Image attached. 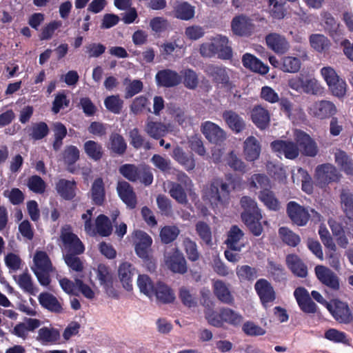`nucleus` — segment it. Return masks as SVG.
Here are the masks:
<instances>
[{"mask_svg": "<svg viewBox=\"0 0 353 353\" xmlns=\"http://www.w3.org/2000/svg\"><path fill=\"white\" fill-rule=\"evenodd\" d=\"M254 289L264 308L270 307L276 299V292L272 284L266 279H259Z\"/></svg>", "mask_w": 353, "mask_h": 353, "instance_id": "6e6552de", "label": "nucleus"}, {"mask_svg": "<svg viewBox=\"0 0 353 353\" xmlns=\"http://www.w3.org/2000/svg\"><path fill=\"white\" fill-rule=\"evenodd\" d=\"M194 7L184 1L179 3L174 8V15L176 19L188 21L194 17Z\"/></svg>", "mask_w": 353, "mask_h": 353, "instance_id": "c9c22d12", "label": "nucleus"}, {"mask_svg": "<svg viewBox=\"0 0 353 353\" xmlns=\"http://www.w3.org/2000/svg\"><path fill=\"white\" fill-rule=\"evenodd\" d=\"M286 262L288 268L292 272L299 277H305L307 274V270L305 265L295 254H290L286 258Z\"/></svg>", "mask_w": 353, "mask_h": 353, "instance_id": "f704fd0d", "label": "nucleus"}, {"mask_svg": "<svg viewBox=\"0 0 353 353\" xmlns=\"http://www.w3.org/2000/svg\"><path fill=\"white\" fill-rule=\"evenodd\" d=\"M205 72L209 77L212 78V80L215 83H221L227 87L230 86L231 83H230L229 77L225 68L210 64L206 66Z\"/></svg>", "mask_w": 353, "mask_h": 353, "instance_id": "bb28decb", "label": "nucleus"}, {"mask_svg": "<svg viewBox=\"0 0 353 353\" xmlns=\"http://www.w3.org/2000/svg\"><path fill=\"white\" fill-rule=\"evenodd\" d=\"M134 243V250L137 255L145 263H151L150 251L152 243L151 236L142 230H135L132 234Z\"/></svg>", "mask_w": 353, "mask_h": 353, "instance_id": "39448f33", "label": "nucleus"}, {"mask_svg": "<svg viewBox=\"0 0 353 353\" xmlns=\"http://www.w3.org/2000/svg\"><path fill=\"white\" fill-rule=\"evenodd\" d=\"M104 105L108 111L119 114L122 110L123 101L120 99L119 95H111L105 99Z\"/></svg>", "mask_w": 353, "mask_h": 353, "instance_id": "13d9d810", "label": "nucleus"}, {"mask_svg": "<svg viewBox=\"0 0 353 353\" xmlns=\"http://www.w3.org/2000/svg\"><path fill=\"white\" fill-rule=\"evenodd\" d=\"M54 140L52 148L54 151H59L63 145V140L65 138L68 131L64 124L61 122H55L52 125Z\"/></svg>", "mask_w": 353, "mask_h": 353, "instance_id": "72a5a7b5", "label": "nucleus"}, {"mask_svg": "<svg viewBox=\"0 0 353 353\" xmlns=\"http://www.w3.org/2000/svg\"><path fill=\"white\" fill-rule=\"evenodd\" d=\"M137 285L141 292L151 297L154 295L155 285L149 276L140 274L137 279Z\"/></svg>", "mask_w": 353, "mask_h": 353, "instance_id": "09e8293b", "label": "nucleus"}, {"mask_svg": "<svg viewBox=\"0 0 353 353\" xmlns=\"http://www.w3.org/2000/svg\"><path fill=\"white\" fill-rule=\"evenodd\" d=\"M97 277L109 296L115 299L119 298L117 291L113 288L114 274L108 265L103 263L98 265Z\"/></svg>", "mask_w": 353, "mask_h": 353, "instance_id": "1a4fd4ad", "label": "nucleus"}, {"mask_svg": "<svg viewBox=\"0 0 353 353\" xmlns=\"http://www.w3.org/2000/svg\"><path fill=\"white\" fill-rule=\"evenodd\" d=\"M231 185V183L220 177L212 179L202 190L203 201L208 202L212 208L228 204L231 190L235 188L234 185Z\"/></svg>", "mask_w": 353, "mask_h": 353, "instance_id": "f257e3e1", "label": "nucleus"}, {"mask_svg": "<svg viewBox=\"0 0 353 353\" xmlns=\"http://www.w3.org/2000/svg\"><path fill=\"white\" fill-rule=\"evenodd\" d=\"M92 203L97 206L103 205L105 201V189L101 177L95 179L90 190Z\"/></svg>", "mask_w": 353, "mask_h": 353, "instance_id": "b1692460", "label": "nucleus"}, {"mask_svg": "<svg viewBox=\"0 0 353 353\" xmlns=\"http://www.w3.org/2000/svg\"><path fill=\"white\" fill-rule=\"evenodd\" d=\"M134 268L128 262L122 263L118 270L119 277L122 283L123 287L128 291L132 290V276Z\"/></svg>", "mask_w": 353, "mask_h": 353, "instance_id": "c756f323", "label": "nucleus"}, {"mask_svg": "<svg viewBox=\"0 0 353 353\" xmlns=\"http://www.w3.org/2000/svg\"><path fill=\"white\" fill-rule=\"evenodd\" d=\"M301 60L295 57L287 56L282 59L281 69L285 72H297L301 68Z\"/></svg>", "mask_w": 353, "mask_h": 353, "instance_id": "bf43d9fd", "label": "nucleus"}, {"mask_svg": "<svg viewBox=\"0 0 353 353\" xmlns=\"http://www.w3.org/2000/svg\"><path fill=\"white\" fill-rule=\"evenodd\" d=\"M341 176V175L336 167L330 163L319 165L315 170L316 182L321 187L339 181Z\"/></svg>", "mask_w": 353, "mask_h": 353, "instance_id": "0eeeda50", "label": "nucleus"}, {"mask_svg": "<svg viewBox=\"0 0 353 353\" xmlns=\"http://www.w3.org/2000/svg\"><path fill=\"white\" fill-rule=\"evenodd\" d=\"M119 172L129 181H140L145 186L153 182V174L148 165L137 166L134 164L125 163L119 168Z\"/></svg>", "mask_w": 353, "mask_h": 353, "instance_id": "f03ea898", "label": "nucleus"}, {"mask_svg": "<svg viewBox=\"0 0 353 353\" xmlns=\"http://www.w3.org/2000/svg\"><path fill=\"white\" fill-rule=\"evenodd\" d=\"M337 112L334 103L328 100H318L312 103L308 108V114L319 120L332 117Z\"/></svg>", "mask_w": 353, "mask_h": 353, "instance_id": "423d86ee", "label": "nucleus"}, {"mask_svg": "<svg viewBox=\"0 0 353 353\" xmlns=\"http://www.w3.org/2000/svg\"><path fill=\"white\" fill-rule=\"evenodd\" d=\"M83 150L88 157L94 161H100L103 156L102 145L95 141H85L83 144Z\"/></svg>", "mask_w": 353, "mask_h": 353, "instance_id": "473e14b6", "label": "nucleus"}, {"mask_svg": "<svg viewBox=\"0 0 353 353\" xmlns=\"http://www.w3.org/2000/svg\"><path fill=\"white\" fill-rule=\"evenodd\" d=\"M70 99H68L64 90L59 92L55 95L52 102V112L54 114H58L61 109L68 108L70 105Z\"/></svg>", "mask_w": 353, "mask_h": 353, "instance_id": "338daca9", "label": "nucleus"}, {"mask_svg": "<svg viewBox=\"0 0 353 353\" xmlns=\"http://www.w3.org/2000/svg\"><path fill=\"white\" fill-rule=\"evenodd\" d=\"M261 219L262 215L256 203L250 198L244 197V222L255 236H259L263 231L260 222Z\"/></svg>", "mask_w": 353, "mask_h": 353, "instance_id": "7ed1b4c3", "label": "nucleus"}, {"mask_svg": "<svg viewBox=\"0 0 353 353\" xmlns=\"http://www.w3.org/2000/svg\"><path fill=\"white\" fill-rule=\"evenodd\" d=\"M271 148L279 156L283 154L289 159H296L299 154L297 145L292 141L276 140L271 143Z\"/></svg>", "mask_w": 353, "mask_h": 353, "instance_id": "f3484780", "label": "nucleus"}, {"mask_svg": "<svg viewBox=\"0 0 353 353\" xmlns=\"http://www.w3.org/2000/svg\"><path fill=\"white\" fill-rule=\"evenodd\" d=\"M165 263L174 273L184 274L188 271L186 260L183 253L177 248L165 255Z\"/></svg>", "mask_w": 353, "mask_h": 353, "instance_id": "9d476101", "label": "nucleus"}, {"mask_svg": "<svg viewBox=\"0 0 353 353\" xmlns=\"http://www.w3.org/2000/svg\"><path fill=\"white\" fill-rule=\"evenodd\" d=\"M149 100L143 95L137 97L133 99L132 103L130 105V110L132 113L135 115L140 114L144 112H151L149 108Z\"/></svg>", "mask_w": 353, "mask_h": 353, "instance_id": "49530a36", "label": "nucleus"}, {"mask_svg": "<svg viewBox=\"0 0 353 353\" xmlns=\"http://www.w3.org/2000/svg\"><path fill=\"white\" fill-rule=\"evenodd\" d=\"M34 263V268H32V271L34 270H52V264L51 261L44 251H37L33 259Z\"/></svg>", "mask_w": 353, "mask_h": 353, "instance_id": "ea45409f", "label": "nucleus"}, {"mask_svg": "<svg viewBox=\"0 0 353 353\" xmlns=\"http://www.w3.org/2000/svg\"><path fill=\"white\" fill-rule=\"evenodd\" d=\"M183 245L190 261H196L199 259L200 253L198 251L197 245L195 241L189 237H186L183 241Z\"/></svg>", "mask_w": 353, "mask_h": 353, "instance_id": "0e129e2a", "label": "nucleus"}, {"mask_svg": "<svg viewBox=\"0 0 353 353\" xmlns=\"http://www.w3.org/2000/svg\"><path fill=\"white\" fill-rule=\"evenodd\" d=\"M130 143L135 149L138 150L143 148L145 150L152 149V144L149 141H146L142 136L138 128H134L129 132Z\"/></svg>", "mask_w": 353, "mask_h": 353, "instance_id": "4c0bfd02", "label": "nucleus"}, {"mask_svg": "<svg viewBox=\"0 0 353 353\" xmlns=\"http://www.w3.org/2000/svg\"><path fill=\"white\" fill-rule=\"evenodd\" d=\"M311 46L317 52H322L330 47V41L323 34H314L310 37Z\"/></svg>", "mask_w": 353, "mask_h": 353, "instance_id": "6e6d98bb", "label": "nucleus"}, {"mask_svg": "<svg viewBox=\"0 0 353 353\" xmlns=\"http://www.w3.org/2000/svg\"><path fill=\"white\" fill-rule=\"evenodd\" d=\"M172 158L183 165L187 171H191L195 168V161L191 154L185 153L181 147H176L172 152Z\"/></svg>", "mask_w": 353, "mask_h": 353, "instance_id": "c85d7f7f", "label": "nucleus"}, {"mask_svg": "<svg viewBox=\"0 0 353 353\" xmlns=\"http://www.w3.org/2000/svg\"><path fill=\"white\" fill-rule=\"evenodd\" d=\"M261 145L258 140L254 137H248L244 141V156L248 161H254L260 155Z\"/></svg>", "mask_w": 353, "mask_h": 353, "instance_id": "2f4dec72", "label": "nucleus"}, {"mask_svg": "<svg viewBox=\"0 0 353 353\" xmlns=\"http://www.w3.org/2000/svg\"><path fill=\"white\" fill-rule=\"evenodd\" d=\"M97 232L101 236L107 237L112 232V225L109 218L105 214H99L95 220Z\"/></svg>", "mask_w": 353, "mask_h": 353, "instance_id": "79ce46f5", "label": "nucleus"}, {"mask_svg": "<svg viewBox=\"0 0 353 353\" xmlns=\"http://www.w3.org/2000/svg\"><path fill=\"white\" fill-rule=\"evenodd\" d=\"M157 84L164 88H172L181 83V76L175 70L163 69L157 72L155 76Z\"/></svg>", "mask_w": 353, "mask_h": 353, "instance_id": "dca6fc26", "label": "nucleus"}, {"mask_svg": "<svg viewBox=\"0 0 353 353\" xmlns=\"http://www.w3.org/2000/svg\"><path fill=\"white\" fill-rule=\"evenodd\" d=\"M157 300L163 304L172 303L175 300V294L171 288L161 281L155 284L154 295Z\"/></svg>", "mask_w": 353, "mask_h": 353, "instance_id": "a878e982", "label": "nucleus"}, {"mask_svg": "<svg viewBox=\"0 0 353 353\" xmlns=\"http://www.w3.org/2000/svg\"><path fill=\"white\" fill-rule=\"evenodd\" d=\"M58 194L66 201H71L76 196L77 183L74 180L59 179L55 185Z\"/></svg>", "mask_w": 353, "mask_h": 353, "instance_id": "aec40b11", "label": "nucleus"}, {"mask_svg": "<svg viewBox=\"0 0 353 353\" xmlns=\"http://www.w3.org/2000/svg\"><path fill=\"white\" fill-rule=\"evenodd\" d=\"M60 339V332L57 329L43 327L39 330L37 339L42 343H57Z\"/></svg>", "mask_w": 353, "mask_h": 353, "instance_id": "37998d69", "label": "nucleus"}, {"mask_svg": "<svg viewBox=\"0 0 353 353\" xmlns=\"http://www.w3.org/2000/svg\"><path fill=\"white\" fill-rule=\"evenodd\" d=\"M251 119L255 125L261 129H266L270 123V112L261 105L253 108L250 113Z\"/></svg>", "mask_w": 353, "mask_h": 353, "instance_id": "412c9836", "label": "nucleus"}, {"mask_svg": "<svg viewBox=\"0 0 353 353\" xmlns=\"http://www.w3.org/2000/svg\"><path fill=\"white\" fill-rule=\"evenodd\" d=\"M328 89L332 95L339 99L345 96L347 92V83L340 77L327 85Z\"/></svg>", "mask_w": 353, "mask_h": 353, "instance_id": "864d4df0", "label": "nucleus"}, {"mask_svg": "<svg viewBox=\"0 0 353 353\" xmlns=\"http://www.w3.org/2000/svg\"><path fill=\"white\" fill-rule=\"evenodd\" d=\"M108 149L116 155H123L127 150V143L123 136L117 132L111 133L109 138Z\"/></svg>", "mask_w": 353, "mask_h": 353, "instance_id": "cd10ccee", "label": "nucleus"}, {"mask_svg": "<svg viewBox=\"0 0 353 353\" xmlns=\"http://www.w3.org/2000/svg\"><path fill=\"white\" fill-rule=\"evenodd\" d=\"M336 321L341 323H350L353 316L348 305L341 301L334 300L327 305V308Z\"/></svg>", "mask_w": 353, "mask_h": 353, "instance_id": "9b49d317", "label": "nucleus"}, {"mask_svg": "<svg viewBox=\"0 0 353 353\" xmlns=\"http://www.w3.org/2000/svg\"><path fill=\"white\" fill-rule=\"evenodd\" d=\"M27 185L30 190L37 194H43L46 191L45 181L38 175H32L28 179Z\"/></svg>", "mask_w": 353, "mask_h": 353, "instance_id": "774afa93", "label": "nucleus"}, {"mask_svg": "<svg viewBox=\"0 0 353 353\" xmlns=\"http://www.w3.org/2000/svg\"><path fill=\"white\" fill-rule=\"evenodd\" d=\"M335 162L341 168V170L347 174H353V163L349 156L342 150H338L335 154Z\"/></svg>", "mask_w": 353, "mask_h": 353, "instance_id": "c03bdc74", "label": "nucleus"}, {"mask_svg": "<svg viewBox=\"0 0 353 353\" xmlns=\"http://www.w3.org/2000/svg\"><path fill=\"white\" fill-rule=\"evenodd\" d=\"M294 135L296 141L305 155L314 157L317 154V145L310 135L299 130H295Z\"/></svg>", "mask_w": 353, "mask_h": 353, "instance_id": "2eb2a0df", "label": "nucleus"}, {"mask_svg": "<svg viewBox=\"0 0 353 353\" xmlns=\"http://www.w3.org/2000/svg\"><path fill=\"white\" fill-rule=\"evenodd\" d=\"M80 158V151L75 145H68L63 152V160L67 165L69 172L74 174L75 169L72 167Z\"/></svg>", "mask_w": 353, "mask_h": 353, "instance_id": "7c9ffc66", "label": "nucleus"}, {"mask_svg": "<svg viewBox=\"0 0 353 353\" xmlns=\"http://www.w3.org/2000/svg\"><path fill=\"white\" fill-rule=\"evenodd\" d=\"M244 66L261 74H265L269 71L268 65L249 53L244 54Z\"/></svg>", "mask_w": 353, "mask_h": 353, "instance_id": "e433bc0d", "label": "nucleus"}, {"mask_svg": "<svg viewBox=\"0 0 353 353\" xmlns=\"http://www.w3.org/2000/svg\"><path fill=\"white\" fill-rule=\"evenodd\" d=\"M287 212L292 221L297 225H305L309 220V212L294 201L288 204Z\"/></svg>", "mask_w": 353, "mask_h": 353, "instance_id": "a211bd4d", "label": "nucleus"}, {"mask_svg": "<svg viewBox=\"0 0 353 353\" xmlns=\"http://www.w3.org/2000/svg\"><path fill=\"white\" fill-rule=\"evenodd\" d=\"M39 304L42 307L54 314H61L63 312L62 304L57 297L48 292H42L38 297Z\"/></svg>", "mask_w": 353, "mask_h": 353, "instance_id": "4be33fe9", "label": "nucleus"}, {"mask_svg": "<svg viewBox=\"0 0 353 353\" xmlns=\"http://www.w3.org/2000/svg\"><path fill=\"white\" fill-rule=\"evenodd\" d=\"M201 132L210 143L216 145L221 144L226 139L225 131L218 125L209 121L202 123Z\"/></svg>", "mask_w": 353, "mask_h": 353, "instance_id": "4468645a", "label": "nucleus"}, {"mask_svg": "<svg viewBox=\"0 0 353 353\" xmlns=\"http://www.w3.org/2000/svg\"><path fill=\"white\" fill-rule=\"evenodd\" d=\"M183 77V83L185 88L191 90L195 89L199 83V79L196 73L190 68L183 70L181 72Z\"/></svg>", "mask_w": 353, "mask_h": 353, "instance_id": "052dcab7", "label": "nucleus"}, {"mask_svg": "<svg viewBox=\"0 0 353 353\" xmlns=\"http://www.w3.org/2000/svg\"><path fill=\"white\" fill-rule=\"evenodd\" d=\"M260 200L270 210H276L279 208V203L272 192L269 189L261 190L259 194Z\"/></svg>", "mask_w": 353, "mask_h": 353, "instance_id": "69168bd1", "label": "nucleus"}, {"mask_svg": "<svg viewBox=\"0 0 353 353\" xmlns=\"http://www.w3.org/2000/svg\"><path fill=\"white\" fill-rule=\"evenodd\" d=\"M268 47L277 54H284L290 48L286 38L280 34L272 32L265 37Z\"/></svg>", "mask_w": 353, "mask_h": 353, "instance_id": "6ab92c4d", "label": "nucleus"}, {"mask_svg": "<svg viewBox=\"0 0 353 353\" xmlns=\"http://www.w3.org/2000/svg\"><path fill=\"white\" fill-rule=\"evenodd\" d=\"M241 234V230L236 225H233L230 228L228 234V239L225 241V243L230 250L233 251L240 250V248L236 246V243L239 241Z\"/></svg>", "mask_w": 353, "mask_h": 353, "instance_id": "e2e57ef3", "label": "nucleus"}, {"mask_svg": "<svg viewBox=\"0 0 353 353\" xmlns=\"http://www.w3.org/2000/svg\"><path fill=\"white\" fill-rule=\"evenodd\" d=\"M223 118L228 127L234 132H239L243 128L240 117L232 110H225L223 113Z\"/></svg>", "mask_w": 353, "mask_h": 353, "instance_id": "de8ad7c7", "label": "nucleus"}, {"mask_svg": "<svg viewBox=\"0 0 353 353\" xmlns=\"http://www.w3.org/2000/svg\"><path fill=\"white\" fill-rule=\"evenodd\" d=\"M342 208L350 219L353 220V194L347 190H343L341 193Z\"/></svg>", "mask_w": 353, "mask_h": 353, "instance_id": "4d7b16f0", "label": "nucleus"}, {"mask_svg": "<svg viewBox=\"0 0 353 353\" xmlns=\"http://www.w3.org/2000/svg\"><path fill=\"white\" fill-rule=\"evenodd\" d=\"M248 186L253 192H256L259 189L265 190L270 188V182L265 175L255 174L248 179Z\"/></svg>", "mask_w": 353, "mask_h": 353, "instance_id": "58836bf2", "label": "nucleus"}, {"mask_svg": "<svg viewBox=\"0 0 353 353\" xmlns=\"http://www.w3.org/2000/svg\"><path fill=\"white\" fill-rule=\"evenodd\" d=\"M146 134L151 138L159 140L165 137L168 129L167 125L161 121H153L148 118L144 129Z\"/></svg>", "mask_w": 353, "mask_h": 353, "instance_id": "393cba45", "label": "nucleus"}, {"mask_svg": "<svg viewBox=\"0 0 353 353\" xmlns=\"http://www.w3.org/2000/svg\"><path fill=\"white\" fill-rule=\"evenodd\" d=\"M323 90V87L317 79L313 77H305L302 92L313 95H321Z\"/></svg>", "mask_w": 353, "mask_h": 353, "instance_id": "a18cd8bd", "label": "nucleus"}, {"mask_svg": "<svg viewBox=\"0 0 353 353\" xmlns=\"http://www.w3.org/2000/svg\"><path fill=\"white\" fill-rule=\"evenodd\" d=\"M314 271L317 279L322 284L333 290H339V279L330 268L324 265H319L315 267Z\"/></svg>", "mask_w": 353, "mask_h": 353, "instance_id": "f8f14e48", "label": "nucleus"}, {"mask_svg": "<svg viewBox=\"0 0 353 353\" xmlns=\"http://www.w3.org/2000/svg\"><path fill=\"white\" fill-rule=\"evenodd\" d=\"M214 293L217 299L226 304H232L234 299L225 284L221 281H216L214 283Z\"/></svg>", "mask_w": 353, "mask_h": 353, "instance_id": "a19ab883", "label": "nucleus"}, {"mask_svg": "<svg viewBox=\"0 0 353 353\" xmlns=\"http://www.w3.org/2000/svg\"><path fill=\"white\" fill-rule=\"evenodd\" d=\"M180 230L176 225H165L160 230V237L162 243L168 244L173 242L179 236Z\"/></svg>", "mask_w": 353, "mask_h": 353, "instance_id": "3c124183", "label": "nucleus"}, {"mask_svg": "<svg viewBox=\"0 0 353 353\" xmlns=\"http://www.w3.org/2000/svg\"><path fill=\"white\" fill-rule=\"evenodd\" d=\"M195 230L204 244L208 246L212 245V232L208 224L204 221H198Z\"/></svg>", "mask_w": 353, "mask_h": 353, "instance_id": "5fc2aeb1", "label": "nucleus"}, {"mask_svg": "<svg viewBox=\"0 0 353 353\" xmlns=\"http://www.w3.org/2000/svg\"><path fill=\"white\" fill-rule=\"evenodd\" d=\"M279 234L285 243L292 247H296L301 241L300 236L286 227L280 228Z\"/></svg>", "mask_w": 353, "mask_h": 353, "instance_id": "603ef678", "label": "nucleus"}, {"mask_svg": "<svg viewBox=\"0 0 353 353\" xmlns=\"http://www.w3.org/2000/svg\"><path fill=\"white\" fill-rule=\"evenodd\" d=\"M49 133V128L46 123L40 121L34 123L29 130L30 137L35 141L45 138Z\"/></svg>", "mask_w": 353, "mask_h": 353, "instance_id": "8fccbe9b", "label": "nucleus"}, {"mask_svg": "<svg viewBox=\"0 0 353 353\" xmlns=\"http://www.w3.org/2000/svg\"><path fill=\"white\" fill-rule=\"evenodd\" d=\"M214 41L216 55L219 59L229 60L232 57V49L229 46L228 38L225 36L218 34L212 38Z\"/></svg>", "mask_w": 353, "mask_h": 353, "instance_id": "5701e85b", "label": "nucleus"}, {"mask_svg": "<svg viewBox=\"0 0 353 353\" xmlns=\"http://www.w3.org/2000/svg\"><path fill=\"white\" fill-rule=\"evenodd\" d=\"M60 239L63 246V254H83L85 252L84 244L78 236L72 232L70 225L61 228Z\"/></svg>", "mask_w": 353, "mask_h": 353, "instance_id": "20e7f679", "label": "nucleus"}, {"mask_svg": "<svg viewBox=\"0 0 353 353\" xmlns=\"http://www.w3.org/2000/svg\"><path fill=\"white\" fill-rule=\"evenodd\" d=\"M117 192L121 200L126 205L127 208L132 210L137 205L136 193L132 186L125 181H119L117 185Z\"/></svg>", "mask_w": 353, "mask_h": 353, "instance_id": "ddd939ff", "label": "nucleus"}, {"mask_svg": "<svg viewBox=\"0 0 353 353\" xmlns=\"http://www.w3.org/2000/svg\"><path fill=\"white\" fill-rule=\"evenodd\" d=\"M81 254H63V259L68 267L72 271L79 272L83 270V263L79 257Z\"/></svg>", "mask_w": 353, "mask_h": 353, "instance_id": "680f3d73", "label": "nucleus"}]
</instances>
